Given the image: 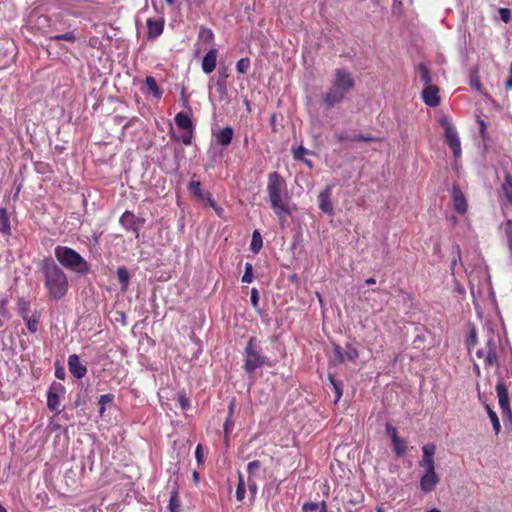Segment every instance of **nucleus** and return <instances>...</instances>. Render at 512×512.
<instances>
[{"label":"nucleus","mask_w":512,"mask_h":512,"mask_svg":"<svg viewBox=\"0 0 512 512\" xmlns=\"http://www.w3.org/2000/svg\"><path fill=\"white\" fill-rule=\"evenodd\" d=\"M44 276V286L48 296L54 300L62 299L68 292L69 282L66 273L51 257H45L40 263Z\"/></svg>","instance_id":"nucleus-1"},{"label":"nucleus","mask_w":512,"mask_h":512,"mask_svg":"<svg viewBox=\"0 0 512 512\" xmlns=\"http://www.w3.org/2000/svg\"><path fill=\"white\" fill-rule=\"evenodd\" d=\"M354 88L353 75L346 69H336L328 89L322 95V105L328 110L334 108L341 104Z\"/></svg>","instance_id":"nucleus-2"},{"label":"nucleus","mask_w":512,"mask_h":512,"mask_svg":"<svg viewBox=\"0 0 512 512\" xmlns=\"http://www.w3.org/2000/svg\"><path fill=\"white\" fill-rule=\"evenodd\" d=\"M267 192L274 213L280 218L291 214V210L285 202L286 183L278 172H272L268 176Z\"/></svg>","instance_id":"nucleus-3"},{"label":"nucleus","mask_w":512,"mask_h":512,"mask_svg":"<svg viewBox=\"0 0 512 512\" xmlns=\"http://www.w3.org/2000/svg\"><path fill=\"white\" fill-rule=\"evenodd\" d=\"M54 255L61 266L74 273L86 275L90 271L89 263L70 247L58 245L54 249Z\"/></svg>","instance_id":"nucleus-4"},{"label":"nucleus","mask_w":512,"mask_h":512,"mask_svg":"<svg viewBox=\"0 0 512 512\" xmlns=\"http://www.w3.org/2000/svg\"><path fill=\"white\" fill-rule=\"evenodd\" d=\"M267 357L261 353V347L256 337H251L245 348V361L243 368L251 374L267 362Z\"/></svg>","instance_id":"nucleus-5"},{"label":"nucleus","mask_w":512,"mask_h":512,"mask_svg":"<svg viewBox=\"0 0 512 512\" xmlns=\"http://www.w3.org/2000/svg\"><path fill=\"white\" fill-rule=\"evenodd\" d=\"M436 446L434 444H426L422 447V459L419 461L420 468L423 469V474H436L434 455Z\"/></svg>","instance_id":"nucleus-6"},{"label":"nucleus","mask_w":512,"mask_h":512,"mask_svg":"<svg viewBox=\"0 0 512 512\" xmlns=\"http://www.w3.org/2000/svg\"><path fill=\"white\" fill-rule=\"evenodd\" d=\"M441 123L445 127V141L447 145L452 149L455 158L460 157L461 144L457 131L446 120H443Z\"/></svg>","instance_id":"nucleus-7"},{"label":"nucleus","mask_w":512,"mask_h":512,"mask_svg":"<svg viewBox=\"0 0 512 512\" xmlns=\"http://www.w3.org/2000/svg\"><path fill=\"white\" fill-rule=\"evenodd\" d=\"M333 185H327L318 195L319 209L330 216L334 215V208L331 202Z\"/></svg>","instance_id":"nucleus-8"},{"label":"nucleus","mask_w":512,"mask_h":512,"mask_svg":"<svg viewBox=\"0 0 512 512\" xmlns=\"http://www.w3.org/2000/svg\"><path fill=\"white\" fill-rule=\"evenodd\" d=\"M144 222V219L136 218L135 215L130 211L124 212L120 217L121 225L125 229L134 232L136 238H139V226L143 225Z\"/></svg>","instance_id":"nucleus-9"},{"label":"nucleus","mask_w":512,"mask_h":512,"mask_svg":"<svg viewBox=\"0 0 512 512\" xmlns=\"http://www.w3.org/2000/svg\"><path fill=\"white\" fill-rule=\"evenodd\" d=\"M68 368L70 373L81 379L87 374V367L80 362V358L76 354H72L68 357Z\"/></svg>","instance_id":"nucleus-10"},{"label":"nucleus","mask_w":512,"mask_h":512,"mask_svg":"<svg viewBox=\"0 0 512 512\" xmlns=\"http://www.w3.org/2000/svg\"><path fill=\"white\" fill-rule=\"evenodd\" d=\"M439 89L435 85H426L422 91V97L426 105L435 107L440 103Z\"/></svg>","instance_id":"nucleus-11"},{"label":"nucleus","mask_w":512,"mask_h":512,"mask_svg":"<svg viewBox=\"0 0 512 512\" xmlns=\"http://www.w3.org/2000/svg\"><path fill=\"white\" fill-rule=\"evenodd\" d=\"M499 405L503 413L511 414L508 389L505 383L499 382L496 386Z\"/></svg>","instance_id":"nucleus-12"},{"label":"nucleus","mask_w":512,"mask_h":512,"mask_svg":"<svg viewBox=\"0 0 512 512\" xmlns=\"http://www.w3.org/2000/svg\"><path fill=\"white\" fill-rule=\"evenodd\" d=\"M440 481L439 475L436 474H423L420 478V489L424 493L432 492Z\"/></svg>","instance_id":"nucleus-13"},{"label":"nucleus","mask_w":512,"mask_h":512,"mask_svg":"<svg viewBox=\"0 0 512 512\" xmlns=\"http://www.w3.org/2000/svg\"><path fill=\"white\" fill-rule=\"evenodd\" d=\"M218 51L215 48L210 49L202 60V70L206 74H210L214 71L217 63Z\"/></svg>","instance_id":"nucleus-14"},{"label":"nucleus","mask_w":512,"mask_h":512,"mask_svg":"<svg viewBox=\"0 0 512 512\" xmlns=\"http://www.w3.org/2000/svg\"><path fill=\"white\" fill-rule=\"evenodd\" d=\"M452 197L455 210L459 214H464L467 211L466 198L461 192V190L456 186H453L452 188Z\"/></svg>","instance_id":"nucleus-15"},{"label":"nucleus","mask_w":512,"mask_h":512,"mask_svg":"<svg viewBox=\"0 0 512 512\" xmlns=\"http://www.w3.org/2000/svg\"><path fill=\"white\" fill-rule=\"evenodd\" d=\"M147 28H148V33H147L148 39H155L162 34L163 28H164V21L148 19L147 20Z\"/></svg>","instance_id":"nucleus-16"},{"label":"nucleus","mask_w":512,"mask_h":512,"mask_svg":"<svg viewBox=\"0 0 512 512\" xmlns=\"http://www.w3.org/2000/svg\"><path fill=\"white\" fill-rule=\"evenodd\" d=\"M189 193L198 200L205 201L207 198V193L202 190L201 182L198 180L192 179L187 186Z\"/></svg>","instance_id":"nucleus-17"},{"label":"nucleus","mask_w":512,"mask_h":512,"mask_svg":"<svg viewBox=\"0 0 512 512\" xmlns=\"http://www.w3.org/2000/svg\"><path fill=\"white\" fill-rule=\"evenodd\" d=\"M233 135H234L233 128L230 126H227V127L223 128L222 130H220L216 134L217 143L226 147L231 144Z\"/></svg>","instance_id":"nucleus-18"},{"label":"nucleus","mask_w":512,"mask_h":512,"mask_svg":"<svg viewBox=\"0 0 512 512\" xmlns=\"http://www.w3.org/2000/svg\"><path fill=\"white\" fill-rule=\"evenodd\" d=\"M487 355L485 357V365L486 366H492L494 364H497L498 362V356H497V353H496V343H495V340L493 338H490L488 341H487Z\"/></svg>","instance_id":"nucleus-19"},{"label":"nucleus","mask_w":512,"mask_h":512,"mask_svg":"<svg viewBox=\"0 0 512 512\" xmlns=\"http://www.w3.org/2000/svg\"><path fill=\"white\" fill-rule=\"evenodd\" d=\"M174 120L179 128L183 130H192L193 124L188 114L179 112L178 114H176Z\"/></svg>","instance_id":"nucleus-20"},{"label":"nucleus","mask_w":512,"mask_h":512,"mask_svg":"<svg viewBox=\"0 0 512 512\" xmlns=\"http://www.w3.org/2000/svg\"><path fill=\"white\" fill-rule=\"evenodd\" d=\"M47 406L51 411L55 412L56 414H59L61 412L60 395L54 393H47Z\"/></svg>","instance_id":"nucleus-21"},{"label":"nucleus","mask_w":512,"mask_h":512,"mask_svg":"<svg viewBox=\"0 0 512 512\" xmlns=\"http://www.w3.org/2000/svg\"><path fill=\"white\" fill-rule=\"evenodd\" d=\"M122 290H126L129 284L130 275L126 267H118L116 271Z\"/></svg>","instance_id":"nucleus-22"},{"label":"nucleus","mask_w":512,"mask_h":512,"mask_svg":"<svg viewBox=\"0 0 512 512\" xmlns=\"http://www.w3.org/2000/svg\"><path fill=\"white\" fill-rule=\"evenodd\" d=\"M10 232V221L6 213V210L4 208H0V233L4 235H9Z\"/></svg>","instance_id":"nucleus-23"},{"label":"nucleus","mask_w":512,"mask_h":512,"mask_svg":"<svg viewBox=\"0 0 512 512\" xmlns=\"http://www.w3.org/2000/svg\"><path fill=\"white\" fill-rule=\"evenodd\" d=\"M393 450L397 456H403L407 451V443L399 436L392 440Z\"/></svg>","instance_id":"nucleus-24"},{"label":"nucleus","mask_w":512,"mask_h":512,"mask_svg":"<svg viewBox=\"0 0 512 512\" xmlns=\"http://www.w3.org/2000/svg\"><path fill=\"white\" fill-rule=\"evenodd\" d=\"M328 379L330 384L333 387L334 393L336 395L335 402H338L342 397L343 393V384L341 381H338L332 374L328 375Z\"/></svg>","instance_id":"nucleus-25"},{"label":"nucleus","mask_w":512,"mask_h":512,"mask_svg":"<svg viewBox=\"0 0 512 512\" xmlns=\"http://www.w3.org/2000/svg\"><path fill=\"white\" fill-rule=\"evenodd\" d=\"M469 82H470V86L472 88H474L477 91H479L482 95L487 96V94L482 91V85H481V82H480V77H479L477 69H472L470 71V81Z\"/></svg>","instance_id":"nucleus-26"},{"label":"nucleus","mask_w":512,"mask_h":512,"mask_svg":"<svg viewBox=\"0 0 512 512\" xmlns=\"http://www.w3.org/2000/svg\"><path fill=\"white\" fill-rule=\"evenodd\" d=\"M263 241L262 236L258 230H254L252 234V240L250 244V249L253 253H258L262 248Z\"/></svg>","instance_id":"nucleus-27"},{"label":"nucleus","mask_w":512,"mask_h":512,"mask_svg":"<svg viewBox=\"0 0 512 512\" xmlns=\"http://www.w3.org/2000/svg\"><path fill=\"white\" fill-rule=\"evenodd\" d=\"M145 84L148 88V90L157 98H160L161 97V90L159 89L158 87V84L155 80L154 77L152 76H147L146 79H145Z\"/></svg>","instance_id":"nucleus-28"},{"label":"nucleus","mask_w":512,"mask_h":512,"mask_svg":"<svg viewBox=\"0 0 512 512\" xmlns=\"http://www.w3.org/2000/svg\"><path fill=\"white\" fill-rule=\"evenodd\" d=\"M417 70L420 74V80L424 82L426 85H430L432 78L427 66L423 63H420L417 67Z\"/></svg>","instance_id":"nucleus-29"},{"label":"nucleus","mask_w":512,"mask_h":512,"mask_svg":"<svg viewBox=\"0 0 512 512\" xmlns=\"http://www.w3.org/2000/svg\"><path fill=\"white\" fill-rule=\"evenodd\" d=\"M486 408H487L488 416H489L492 426H493V430L495 431L496 434H498L501 430L499 418H498L496 412L494 410H492L489 405H487Z\"/></svg>","instance_id":"nucleus-30"},{"label":"nucleus","mask_w":512,"mask_h":512,"mask_svg":"<svg viewBox=\"0 0 512 512\" xmlns=\"http://www.w3.org/2000/svg\"><path fill=\"white\" fill-rule=\"evenodd\" d=\"M503 190L507 200L512 204V175L507 174L503 183Z\"/></svg>","instance_id":"nucleus-31"},{"label":"nucleus","mask_w":512,"mask_h":512,"mask_svg":"<svg viewBox=\"0 0 512 512\" xmlns=\"http://www.w3.org/2000/svg\"><path fill=\"white\" fill-rule=\"evenodd\" d=\"M168 508L170 512H180V500L177 491L171 493Z\"/></svg>","instance_id":"nucleus-32"},{"label":"nucleus","mask_w":512,"mask_h":512,"mask_svg":"<svg viewBox=\"0 0 512 512\" xmlns=\"http://www.w3.org/2000/svg\"><path fill=\"white\" fill-rule=\"evenodd\" d=\"M214 38V34L212 30L206 27H201L199 32V41L203 42L204 44H209L212 42Z\"/></svg>","instance_id":"nucleus-33"},{"label":"nucleus","mask_w":512,"mask_h":512,"mask_svg":"<svg viewBox=\"0 0 512 512\" xmlns=\"http://www.w3.org/2000/svg\"><path fill=\"white\" fill-rule=\"evenodd\" d=\"M344 354H345L346 360L352 361V362H354L359 357L358 350L352 344H349V343L344 348Z\"/></svg>","instance_id":"nucleus-34"},{"label":"nucleus","mask_w":512,"mask_h":512,"mask_svg":"<svg viewBox=\"0 0 512 512\" xmlns=\"http://www.w3.org/2000/svg\"><path fill=\"white\" fill-rule=\"evenodd\" d=\"M216 89L220 94L221 99L227 95V80H224V77H218L216 81Z\"/></svg>","instance_id":"nucleus-35"},{"label":"nucleus","mask_w":512,"mask_h":512,"mask_svg":"<svg viewBox=\"0 0 512 512\" xmlns=\"http://www.w3.org/2000/svg\"><path fill=\"white\" fill-rule=\"evenodd\" d=\"M253 266L251 263H245L244 275L242 276V282L251 283L253 281Z\"/></svg>","instance_id":"nucleus-36"},{"label":"nucleus","mask_w":512,"mask_h":512,"mask_svg":"<svg viewBox=\"0 0 512 512\" xmlns=\"http://www.w3.org/2000/svg\"><path fill=\"white\" fill-rule=\"evenodd\" d=\"M245 491H246L245 483H244L242 475L240 474L237 489H236V499L238 501H242L244 499Z\"/></svg>","instance_id":"nucleus-37"},{"label":"nucleus","mask_w":512,"mask_h":512,"mask_svg":"<svg viewBox=\"0 0 512 512\" xmlns=\"http://www.w3.org/2000/svg\"><path fill=\"white\" fill-rule=\"evenodd\" d=\"M50 39L53 41L65 40L68 42H74L76 40V36H75L74 32H67L64 34H57V35L51 36Z\"/></svg>","instance_id":"nucleus-38"},{"label":"nucleus","mask_w":512,"mask_h":512,"mask_svg":"<svg viewBox=\"0 0 512 512\" xmlns=\"http://www.w3.org/2000/svg\"><path fill=\"white\" fill-rule=\"evenodd\" d=\"M261 468V462L258 460H254L248 463L247 470L249 474V478L256 476L257 472Z\"/></svg>","instance_id":"nucleus-39"},{"label":"nucleus","mask_w":512,"mask_h":512,"mask_svg":"<svg viewBox=\"0 0 512 512\" xmlns=\"http://www.w3.org/2000/svg\"><path fill=\"white\" fill-rule=\"evenodd\" d=\"M250 67L249 58H241L236 64V70L238 73H246Z\"/></svg>","instance_id":"nucleus-40"},{"label":"nucleus","mask_w":512,"mask_h":512,"mask_svg":"<svg viewBox=\"0 0 512 512\" xmlns=\"http://www.w3.org/2000/svg\"><path fill=\"white\" fill-rule=\"evenodd\" d=\"M334 353L336 355V360L333 361L334 364L336 363H343L346 361L344 349L341 348L339 345H335L334 347Z\"/></svg>","instance_id":"nucleus-41"},{"label":"nucleus","mask_w":512,"mask_h":512,"mask_svg":"<svg viewBox=\"0 0 512 512\" xmlns=\"http://www.w3.org/2000/svg\"><path fill=\"white\" fill-rule=\"evenodd\" d=\"M65 392V387L59 383V382H52V384L50 385V388L48 390V393H54V394H57V395H61Z\"/></svg>","instance_id":"nucleus-42"},{"label":"nucleus","mask_w":512,"mask_h":512,"mask_svg":"<svg viewBox=\"0 0 512 512\" xmlns=\"http://www.w3.org/2000/svg\"><path fill=\"white\" fill-rule=\"evenodd\" d=\"M205 201L207 202V204L212 207L215 212L221 216L222 213H223V209L218 207L215 200L212 198L211 194L210 193H207V198L205 199Z\"/></svg>","instance_id":"nucleus-43"},{"label":"nucleus","mask_w":512,"mask_h":512,"mask_svg":"<svg viewBox=\"0 0 512 512\" xmlns=\"http://www.w3.org/2000/svg\"><path fill=\"white\" fill-rule=\"evenodd\" d=\"M376 138L370 136V135H363V134H353L350 137V141H364V142H372L375 141Z\"/></svg>","instance_id":"nucleus-44"},{"label":"nucleus","mask_w":512,"mask_h":512,"mask_svg":"<svg viewBox=\"0 0 512 512\" xmlns=\"http://www.w3.org/2000/svg\"><path fill=\"white\" fill-rule=\"evenodd\" d=\"M310 151L304 148L303 146H299L297 149L293 150V157L295 160H302L304 159L303 156L305 154H309Z\"/></svg>","instance_id":"nucleus-45"},{"label":"nucleus","mask_w":512,"mask_h":512,"mask_svg":"<svg viewBox=\"0 0 512 512\" xmlns=\"http://www.w3.org/2000/svg\"><path fill=\"white\" fill-rule=\"evenodd\" d=\"M259 291L256 288H252L251 290V304L255 309H259Z\"/></svg>","instance_id":"nucleus-46"},{"label":"nucleus","mask_w":512,"mask_h":512,"mask_svg":"<svg viewBox=\"0 0 512 512\" xmlns=\"http://www.w3.org/2000/svg\"><path fill=\"white\" fill-rule=\"evenodd\" d=\"M501 20L508 23L511 20V10L508 8H499L498 10Z\"/></svg>","instance_id":"nucleus-47"},{"label":"nucleus","mask_w":512,"mask_h":512,"mask_svg":"<svg viewBox=\"0 0 512 512\" xmlns=\"http://www.w3.org/2000/svg\"><path fill=\"white\" fill-rule=\"evenodd\" d=\"M114 400V395L113 394H103L100 396L99 400H98V404L99 406H106L107 404L109 403H112V401Z\"/></svg>","instance_id":"nucleus-48"},{"label":"nucleus","mask_w":512,"mask_h":512,"mask_svg":"<svg viewBox=\"0 0 512 512\" xmlns=\"http://www.w3.org/2000/svg\"><path fill=\"white\" fill-rule=\"evenodd\" d=\"M24 320L26 321L27 328L30 332L34 333L38 329V321L31 318L24 317Z\"/></svg>","instance_id":"nucleus-49"},{"label":"nucleus","mask_w":512,"mask_h":512,"mask_svg":"<svg viewBox=\"0 0 512 512\" xmlns=\"http://www.w3.org/2000/svg\"><path fill=\"white\" fill-rule=\"evenodd\" d=\"M385 432L388 436L391 437V440L398 437L397 430L394 426H392L390 423H386L385 425Z\"/></svg>","instance_id":"nucleus-50"},{"label":"nucleus","mask_w":512,"mask_h":512,"mask_svg":"<svg viewBox=\"0 0 512 512\" xmlns=\"http://www.w3.org/2000/svg\"><path fill=\"white\" fill-rule=\"evenodd\" d=\"M318 508L321 509V502H307L302 507L303 511H315Z\"/></svg>","instance_id":"nucleus-51"},{"label":"nucleus","mask_w":512,"mask_h":512,"mask_svg":"<svg viewBox=\"0 0 512 512\" xmlns=\"http://www.w3.org/2000/svg\"><path fill=\"white\" fill-rule=\"evenodd\" d=\"M179 403L183 410L189 407V400L185 397L184 394H179Z\"/></svg>","instance_id":"nucleus-52"},{"label":"nucleus","mask_w":512,"mask_h":512,"mask_svg":"<svg viewBox=\"0 0 512 512\" xmlns=\"http://www.w3.org/2000/svg\"><path fill=\"white\" fill-rule=\"evenodd\" d=\"M195 456H196V459H197L198 463H201L203 461V450H202V446L201 445H198L196 447Z\"/></svg>","instance_id":"nucleus-53"},{"label":"nucleus","mask_w":512,"mask_h":512,"mask_svg":"<svg viewBox=\"0 0 512 512\" xmlns=\"http://www.w3.org/2000/svg\"><path fill=\"white\" fill-rule=\"evenodd\" d=\"M189 131H192V130H189ZM181 141L183 142V144L185 145H190L191 144V141H192V132H189L187 134H184L182 135L181 137Z\"/></svg>","instance_id":"nucleus-54"},{"label":"nucleus","mask_w":512,"mask_h":512,"mask_svg":"<svg viewBox=\"0 0 512 512\" xmlns=\"http://www.w3.org/2000/svg\"><path fill=\"white\" fill-rule=\"evenodd\" d=\"M86 403V399L84 396H82L80 393L77 395V398L74 402L75 406L78 407V406H81V405H84Z\"/></svg>","instance_id":"nucleus-55"},{"label":"nucleus","mask_w":512,"mask_h":512,"mask_svg":"<svg viewBox=\"0 0 512 512\" xmlns=\"http://www.w3.org/2000/svg\"><path fill=\"white\" fill-rule=\"evenodd\" d=\"M248 488L252 493H256L257 491L256 482L252 480V478H248Z\"/></svg>","instance_id":"nucleus-56"},{"label":"nucleus","mask_w":512,"mask_h":512,"mask_svg":"<svg viewBox=\"0 0 512 512\" xmlns=\"http://www.w3.org/2000/svg\"><path fill=\"white\" fill-rule=\"evenodd\" d=\"M336 137L339 142H344V141H350L351 135L344 134V133H338V134H336Z\"/></svg>","instance_id":"nucleus-57"},{"label":"nucleus","mask_w":512,"mask_h":512,"mask_svg":"<svg viewBox=\"0 0 512 512\" xmlns=\"http://www.w3.org/2000/svg\"><path fill=\"white\" fill-rule=\"evenodd\" d=\"M476 340H477V337H476V332L475 330L473 329L470 333V336L468 338V344L469 345H475L476 344Z\"/></svg>","instance_id":"nucleus-58"},{"label":"nucleus","mask_w":512,"mask_h":512,"mask_svg":"<svg viewBox=\"0 0 512 512\" xmlns=\"http://www.w3.org/2000/svg\"><path fill=\"white\" fill-rule=\"evenodd\" d=\"M55 376L58 378V379H64L65 378V371L63 368H56L55 370Z\"/></svg>","instance_id":"nucleus-59"},{"label":"nucleus","mask_w":512,"mask_h":512,"mask_svg":"<svg viewBox=\"0 0 512 512\" xmlns=\"http://www.w3.org/2000/svg\"><path fill=\"white\" fill-rule=\"evenodd\" d=\"M6 300H2V303L0 305V315L2 316H6L7 315V310H6Z\"/></svg>","instance_id":"nucleus-60"},{"label":"nucleus","mask_w":512,"mask_h":512,"mask_svg":"<svg viewBox=\"0 0 512 512\" xmlns=\"http://www.w3.org/2000/svg\"><path fill=\"white\" fill-rule=\"evenodd\" d=\"M231 422H230V418H227L225 424H224V432L225 434H228L230 432V429H231Z\"/></svg>","instance_id":"nucleus-61"},{"label":"nucleus","mask_w":512,"mask_h":512,"mask_svg":"<svg viewBox=\"0 0 512 512\" xmlns=\"http://www.w3.org/2000/svg\"><path fill=\"white\" fill-rule=\"evenodd\" d=\"M505 89L511 90L512 89V75H509L508 79L505 82Z\"/></svg>","instance_id":"nucleus-62"},{"label":"nucleus","mask_w":512,"mask_h":512,"mask_svg":"<svg viewBox=\"0 0 512 512\" xmlns=\"http://www.w3.org/2000/svg\"><path fill=\"white\" fill-rule=\"evenodd\" d=\"M365 283H366L367 285H373V284H375V283H376V280H375V278L370 277V278L366 279Z\"/></svg>","instance_id":"nucleus-63"},{"label":"nucleus","mask_w":512,"mask_h":512,"mask_svg":"<svg viewBox=\"0 0 512 512\" xmlns=\"http://www.w3.org/2000/svg\"><path fill=\"white\" fill-rule=\"evenodd\" d=\"M321 512H327V505L325 501H321Z\"/></svg>","instance_id":"nucleus-64"}]
</instances>
